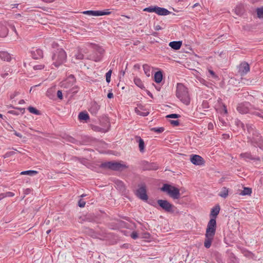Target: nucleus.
Masks as SVG:
<instances>
[{"label": "nucleus", "instance_id": "obj_41", "mask_svg": "<svg viewBox=\"0 0 263 263\" xmlns=\"http://www.w3.org/2000/svg\"><path fill=\"white\" fill-rule=\"evenodd\" d=\"M111 72H112L111 70H109L106 73V81L107 83H109L110 82V78H111Z\"/></svg>", "mask_w": 263, "mask_h": 263}, {"label": "nucleus", "instance_id": "obj_47", "mask_svg": "<svg viewBox=\"0 0 263 263\" xmlns=\"http://www.w3.org/2000/svg\"><path fill=\"white\" fill-rule=\"evenodd\" d=\"M130 236L133 239H136L138 237V234L136 232H133Z\"/></svg>", "mask_w": 263, "mask_h": 263}, {"label": "nucleus", "instance_id": "obj_37", "mask_svg": "<svg viewBox=\"0 0 263 263\" xmlns=\"http://www.w3.org/2000/svg\"><path fill=\"white\" fill-rule=\"evenodd\" d=\"M151 130L158 133H161L164 131V128L163 127H153L151 129Z\"/></svg>", "mask_w": 263, "mask_h": 263}, {"label": "nucleus", "instance_id": "obj_51", "mask_svg": "<svg viewBox=\"0 0 263 263\" xmlns=\"http://www.w3.org/2000/svg\"><path fill=\"white\" fill-rule=\"evenodd\" d=\"M209 73L211 74V75L212 76V77L213 78H216L217 77L216 75L215 74V72L212 70H209Z\"/></svg>", "mask_w": 263, "mask_h": 263}, {"label": "nucleus", "instance_id": "obj_52", "mask_svg": "<svg viewBox=\"0 0 263 263\" xmlns=\"http://www.w3.org/2000/svg\"><path fill=\"white\" fill-rule=\"evenodd\" d=\"M68 79L69 80H71V82H75L76 81V79H75V77L72 74H70L69 77H68Z\"/></svg>", "mask_w": 263, "mask_h": 263}, {"label": "nucleus", "instance_id": "obj_23", "mask_svg": "<svg viewBox=\"0 0 263 263\" xmlns=\"http://www.w3.org/2000/svg\"><path fill=\"white\" fill-rule=\"evenodd\" d=\"M162 72L161 71H157L154 75V80L157 83H160L162 80Z\"/></svg>", "mask_w": 263, "mask_h": 263}, {"label": "nucleus", "instance_id": "obj_30", "mask_svg": "<svg viewBox=\"0 0 263 263\" xmlns=\"http://www.w3.org/2000/svg\"><path fill=\"white\" fill-rule=\"evenodd\" d=\"M134 81L135 84L140 88L142 89L144 88V85L140 79L135 78Z\"/></svg>", "mask_w": 263, "mask_h": 263}, {"label": "nucleus", "instance_id": "obj_19", "mask_svg": "<svg viewBox=\"0 0 263 263\" xmlns=\"http://www.w3.org/2000/svg\"><path fill=\"white\" fill-rule=\"evenodd\" d=\"M136 139L137 142L139 143V147L140 152L143 153L144 152L145 144L143 140L139 136H137Z\"/></svg>", "mask_w": 263, "mask_h": 263}, {"label": "nucleus", "instance_id": "obj_48", "mask_svg": "<svg viewBox=\"0 0 263 263\" xmlns=\"http://www.w3.org/2000/svg\"><path fill=\"white\" fill-rule=\"evenodd\" d=\"M111 12L110 11H100V16L104 15H108L110 14Z\"/></svg>", "mask_w": 263, "mask_h": 263}, {"label": "nucleus", "instance_id": "obj_38", "mask_svg": "<svg viewBox=\"0 0 263 263\" xmlns=\"http://www.w3.org/2000/svg\"><path fill=\"white\" fill-rule=\"evenodd\" d=\"M155 7L156 6H151L145 8L143 9V11H146L148 12H155L156 10Z\"/></svg>", "mask_w": 263, "mask_h": 263}, {"label": "nucleus", "instance_id": "obj_54", "mask_svg": "<svg viewBox=\"0 0 263 263\" xmlns=\"http://www.w3.org/2000/svg\"><path fill=\"white\" fill-rule=\"evenodd\" d=\"M148 203L150 205H152L154 206H156V203L154 201H147Z\"/></svg>", "mask_w": 263, "mask_h": 263}, {"label": "nucleus", "instance_id": "obj_40", "mask_svg": "<svg viewBox=\"0 0 263 263\" xmlns=\"http://www.w3.org/2000/svg\"><path fill=\"white\" fill-rule=\"evenodd\" d=\"M244 256L247 257H249V258H252L253 256H254L253 254L248 251V250H243V252H242Z\"/></svg>", "mask_w": 263, "mask_h": 263}, {"label": "nucleus", "instance_id": "obj_35", "mask_svg": "<svg viewBox=\"0 0 263 263\" xmlns=\"http://www.w3.org/2000/svg\"><path fill=\"white\" fill-rule=\"evenodd\" d=\"M28 109L29 111V112L32 114L37 115H39L41 114L40 111L33 107L29 106L28 108Z\"/></svg>", "mask_w": 263, "mask_h": 263}, {"label": "nucleus", "instance_id": "obj_33", "mask_svg": "<svg viewBox=\"0 0 263 263\" xmlns=\"http://www.w3.org/2000/svg\"><path fill=\"white\" fill-rule=\"evenodd\" d=\"M15 195L14 193L11 192H7L5 193H1L0 194L1 199H2L5 197H13Z\"/></svg>", "mask_w": 263, "mask_h": 263}, {"label": "nucleus", "instance_id": "obj_36", "mask_svg": "<svg viewBox=\"0 0 263 263\" xmlns=\"http://www.w3.org/2000/svg\"><path fill=\"white\" fill-rule=\"evenodd\" d=\"M256 13L258 17L263 18V7L257 8L256 9Z\"/></svg>", "mask_w": 263, "mask_h": 263}, {"label": "nucleus", "instance_id": "obj_9", "mask_svg": "<svg viewBox=\"0 0 263 263\" xmlns=\"http://www.w3.org/2000/svg\"><path fill=\"white\" fill-rule=\"evenodd\" d=\"M136 196L140 199L147 201L148 200V196L146 194V188L145 184H141L139 189L136 191Z\"/></svg>", "mask_w": 263, "mask_h": 263}, {"label": "nucleus", "instance_id": "obj_29", "mask_svg": "<svg viewBox=\"0 0 263 263\" xmlns=\"http://www.w3.org/2000/svg\"><path fill=\"white\" fill-rule=\"evenodd\" d=\"M37 174V172L36 171L33 170H28L22 172L20 174L21 175H27L29 176H34Z\"/></svg>", "mask_w": 263, "mask_h": 263}, {"label": "nucleus", "instance_id": "obj_11", "mask_svg": "<svg viewBox=\"0 0 263 263\" xmlns=\"http://www.w3.org/2000/svg\"><path fill=\"white\" fill-rule=\"evenodd\" d=\"M142 167L144 171H155L158 169V165L156 163H150L146 161L142 162Z\"/></svg>", "mask_w": 263, "mask_h": 263}, {"label": "nucleus", "instance_id": "obj_55", "mask_svg": "<svg viewBox=\"0 0 263 263\" xmlns=\"http://www.w3.org/2000/svg\"><path fill=\"white\" fill-rule=\"evenodd\" d=\"M155 30L158 31V30L162 29V28L160 25H156L155 27Z\"/></svg>", "mask_w": 263, "mask_h": 263}, {"label": "nucleus", "instance_id": "obj_2", "mask_svg": "<svg viewBox=\"0 0 263 263\" xmlns=\"http://www.w3.org/2000/svg\"><path fill=\"white\" fill-rule=\"evenodd\" d=\"M247 129L250 134H252V136H248V142L252 146L263 149V137L257 132L254 130L252 126L247 125Z\"/></svg>", "mask_w": 263, "mask_h": 263}, {"label": "nucleus", "instance_id": "obj_28", "mask_svg": "<svg viewBox=\"0 0 263 263\" xmlns=\"http://www.w3.org/2000/svg\"><path fill=\"white\" fill-rule=\"evenodd\" d=\"M252 193V189L250 187H244L240 194L242 196L250 195Z\"/></svg>", "mask_w": 263, "mask_h": 263}, {"label": "nucleus", "instance_id": "obj_42", "mask_svg": "<svg viewBox=\"0 0 263 263\" xmlns=\"http://www.w3.org/2000/svg\"><path fill=\"white\" fill-rule=\"evenodd\" d=\"M167 118H179L180 117V115L176 114H170L166 117Z\"/></svg>", "mask_w": 263, "mask_h": 263}, {"label": "nucleus", "instance_id": "obj_7", "mask_svg": "<svg viewBox=\"0 0 263 263\" xmlns=\"http://www.w3.org/2000/svg\"><path fill=\"white\" fill-rule=\"evenodd\" d=\"M101 167L114 171H122L123 169L127 168V166L124 164L119 162L112 161L102 163Z\"/></svg>", "mask_w": 263, "mask_h": 263}, {"label": "nucleus", "instance_id": "obj_58", "mask_svg": "<svg viewBox=\"0 0 263 263\" xmlns=\"http://www.w3.org/2000/svg\"><path fill=\"white\" fill-rule=\"evenodd\" d=\"M134 68L139 69L140 68V66L139 64H137L134 65Z\"/></svg>", "mask_w": 263, "mask_h": 263}, {"label": "nucleus", "instance_id": "obj_5", "mask_svg": "<svg viewBox=\"0 0 263 263\" xmlns=\"http://www.w3.org/2000/svg\"><path fill=\"white\" fill-rule=\"evenodd\" d=\"M92 48L93 49V53L89 54L87 57V59L94 61L95 62H99L101 61L103 57L104 53V49L98 45L95 44H91Z\"/></svg>", "mask_w": 263, "mask_h": 263}, {"label": "nucleus", "instance_id": "obj_13", "mask_svg": "<svg viewBox=\"0 0 263 263\" xmlns=\"http://www.w3.org/2000/svg\"><path fill=\"white\" fill-rule=\"evenodd\" d=\"M251 105L249 102H244L238 104L237 110L241 114H247L250 111Z\"/></svg>", "mask_w": 263, "mask_h": 263}, {"label": "nucleus", "instance_id": "obj_46", "mask_svg": "<svg viewBox=\"0 0 263 263\" xmlns=\"http://www.w3.org/2000/svg\"><path fill=\"white\" fill-rule=\"evenodd\" d=\"M44 67V66L43 65H35L33 67V69L34 70H41L43 69Z\"/></svg>", "mask_w": 263, "mask_h": 263}, {"label": "nucleus", "instance_id": "obj_1", "mask_svg": "<svg viewBox=\"0 0 263 263\" xmlns=\"http://www.w3.org/2000/svg\"><path fill=\"white\" fill-rule=\"evenodd\" d=\"M216 220L215 218H211L208 223L205 231V238L204 242V247L210 248L216 231Z\"/></svg>", "mask_w": 263, "mask_h": 263}, {"label": "nucleus", "instance_id": "obj_15", "mask_svg": "<svg viewBox=\"0 0 263 263\" xmlns=\"http://www.w3.org/2000/svg\"><path fill=\"white\" fill-rule=\"evenodd\" d=\"M6 22H0V36L4 37L6 36L8 33V29L7 27Z\"/></svg>", "mask_w": 263, "mask_h": 263}, {"label": "nucleus", "instance_id": "obj_62", "mask_svg": "<svg viewBox=\"0 0 263 263\" xmlns=\"http://www.w3.org/2000/svg\"><path fill=\"white\" fill-rule=\"evenodd\" d=\"M125 74V71H121L120 72V76H122L123 77Z\"/></svg>", "mask_w": 263, "mask_h": 263}, {"label": "nucleus", "instance_id": "obj_49", "mask_svg": "<svg viewBox=\"0 0 263 263\" xmlns=\"http://www.w3.org/2000/svg\"><path fill=\"white\" fill-rule=\"evenodd\" d=\"M14 154H15V152L13 151L9 152L5 155L4 158L8 157L10 156L14 155Z\"/></svg>", "mask_w": 263, "mask_h": 263}, {"label": "nucleus", "instance_id": "obj_56", "mask_svg": "<svg viewBox=\"0 0 263 263\" xmlns=\"http://www.w3.org/2000/svg\"><path fill=\"white\" fill-rule=\"evenodd\" d=\"M114 97V95H113V93H111V92H109L108 94H107V97L109 99H111V98H112Z\"/></svg>", "mask_w": 263, "mask_h": 263}, {"label": "nucleus", "instance_id": "obj_64", "mask_svg": "<svg viewBox=\"0 0 263 263\" xmlns=\"http://www.w3.org/2000/svg\"><path fill=\"white\" fill-rule=\"evenodd\" d=\"M30 190L29 189H27L25 191V194H28L30 192Z\"/></svg>", "mask_w": 263, "mask_h": 263}, {"label": "nucleus", "instance_id": "obj_20", "mask_svg": "<svg viewBox=\"0 0 263 263\" xmlns=\"http://www.w3.org/2000/svg\"><path fill=\"white\" fill-rule=\"evenodd\" d=\"M100 107V105L97 103L93 102L91 103L89 111L93 114H96Z\"/></svg>", "mask_w": 263, "mask_h": 263}, {"label": "nucleus", "instance_id": "obj_61", "mask_svg": "<svg viewBox=\"0 0 263 263\" xmlns=\"http://www.w3.org/2000/svg\"><path fill=\"white\" fill-rule=\"evenodd\" d=\"M43 1L46 3H51V2H53L54 0H43Z\"/></svg>", "mask_w": 263, "mask_h": 263}, {"label": "nucleus", "instance_id": "obj_25", "mask_svg": "<svg viewBox=\"0 0 263 263\" xmlns=\"http://www.w3.org/2000/svg\"><path fill=\"white\" fill-rule=\"evenodd\" d=\"M229 193V189L226 187H223L221 192L218 194V195L221 197L226 198L228 197Z\"/></svg>", "mask_w": 263, "mask_h": 263}, {"label": "nucleus", "instance_id": "obj_32", "mask_svg": "<svg viewBox=\"0 0 263 263\" xmlns=\"http://www.w3.org/2000/svg\"><path fill=\"white\" fill-rule=\"evenodd\" d=\"M17 109L18 111L10 110V111H9L8 112L11 114L18 115H19L20 112H21L23 114L25 111V108H17Z\"/></svg>", "mask_w": 263, "mask_h": 263}, {"label": "nucleus", "instance_id": "obj_3", "mask_svg": "<svg viewBox=\"0 0 263 263\" xmlns=\"http://www.w3.org/2000/svg\"><path fill=\"white\" fill-rule=\"evenodd\" d=\"M176 96L184 104L188 105L190 103L191 97L188 88L183 84H177Z\"/></svg>", "mask_w": 263, "mask_h": 263}, {"label": "nucleus", "instance_id": "obj_27", "mask_svg": "<svg viewBox=\"0 0 263 263\" xmlns=\"http://www.w3.org/2000/svg\"><path fill=\"white\" fill-rule=\"evenodd\" d=\"M83 13L91 16H100V11L87 10L84 11Z\"/></svg>", "mask_w": 263, "mask_h": 263}, {"label": "nucleus", "instance_id": "obj_43", "mask_svg": "<svg viewBox=\"0 0 263 263\" xmlns=\"http://www.w3.org/2000/svg\"><path fill=\"white\" fill-rule=\"evenodd\" d=\"M116 184L120 190L124 189V186L122 181H118Z\"/></svg>", "mask_w": 263, "mask_h": 263}, {"label": "nucleus", "instance_id": "obj_24", "mask_svg": "<svg viewBox=\"0 0 263 263\" xmlns=\"http://www.w3.org/2000/svg\"><path fill=\"white\" fill-rule=\"evenodd\" d=\"M78 118L80 121H86L89 119V116L87 112H80L79 114Z\"/></svg>", "mask_w": 263, "mask_h": 263}, {"label": "nucleus", "instance_id": "obj_60", "mask_svg": "<svg viewBox=\"0 0 263 263\" xmlns=\"http://www.w3.org/2000/svg\"><path fill=\"white\" fill-rule=\"evenodd\" d=\"M2 77L3 78H6V77H7L8 76V73H2L1 74Z\"/></svg>", "mask_w": 263, "mask_h": 263}, {"label": "nucleus", "instance_id": "obj_34", "mask_svg": "<svg viewBox=\"0 0 263 263\" xmlns=\"http://www.w3.org/2000/svg\"><path fill=\"white\" fill-rule=\"evenodd\" d=\"M109 125H106L104 128H100L98 126H95L93 127V129L95 131H101L105 132L108 130Z\"/></svg>", "mask_w": 263, "mask_h": 263}, {"label": "nucleus", "instance_id": "obj_57", "mask_svg": "<svg viewBox=\"0 0 263 263\" xmlns=\"http://www.w3.org/2000/svg\"><path fill=\"white\" fill-rule=\"evenodd\" d=\"M147 94L152 98H153L152 93L148 90H146Z\"/></svg>", "mask_w": 263, "mask_h": 263}, {"label": "nucleus", "instance_id": "obj_22", "mask_svg": "<svg viewBox=\"0 0 263 263\" xmlns=\"http://www.w3.org/2000/svg\"><path fill=\"white\" fill-rule=\"evenodd\" d=\"M0 58L4 61H10L11 57L7 52L0 51Z\"/></svg>", "mask_w": 263, "mask_h": 263}, {"label": "nucleus", "instance_id": "obj_26", "mask_svg": "<svg viewBox=\"0 0 263 263\" xmlns=\"http://www.w3.org/2000/svg\"><path fill=\"white\" fill-rule=\"evenodd\" d=\"M84 54L80 51H78V53L74 55V58H73L72 60L73 61V63H77L76 60H82L84 59Z\"/></svg>", "mask_w": 263, "mask_h": 263}, {"label": "nucleus", "instance_id": "obj_53", "mask_svg": "<svg viewBox=\"0 0 263 263\" xmlns=\"http://www.w3.org/2000/svg\"><path fill=\"white\" fill-rule=\"evenodd\" d=\"M14 134L16 136H17V137H20V138H22V137H23V136H22V135L20 133H17V132H16V131H14Z\"/></svg>", "mask_w": 263, "mask_h": 263}, {"label": "nucleus", "instance_id": "obj_6", "mask_svg": "<svg viewBox=\"0 0 263 263\" xmlns=\"http://www.w3.org/2000/svg\"><path fill=\"white\" fill-rule=\"evenodd\" d=\"M161 191L167 193V194L174 199H178L180 197L179 190L171 185L164 184L163 186L161 188Z\"/></svg>", "mask_w": 263, "mask_h": 263}, {"label": "nucleus", "instance_id": "obj_8", "mask_svg": "<svg viewBox=\"0 0 263 263\" xmlns=\"http://www.w3.org/2000/svg\"><path fill=\"white\" fill-rule=\"evenodd\" d=\"M157 203L166 212L173 213L176 212L175 206L166 200L159 199Z\"/></svg>", "mask_w": 263, "mask_h": 263}, {"label": "nucleus", "instance_id": "obj_50", "mask_svg": "<svg viewBox=\"0 0 263 263\" xmlns=\"http://www.w3.org/2000/svg\"><path fill=\"white\" fill-rule=\"evenodd\" d=\"M57 96L60 99H62L63 96H62V92L61 90H58L57 92Z\"/></svg>", "mask_w": 263, "mask_h": 263}, {"label": "nucleus", "instance_id": "obj_16", "mask_svg": "<svg viewBox=\"0 0 263 263\" xmlns=\"http://www.w3.org/2000/svg\"><path fill=\"white\" fill-rule=\"evenodd\" d=\"M32 58L34 59H39L43 57V52L40 49H33L31 51Z\"/></svg>", "mask_w": 263, "mask_h": 263}, {"label": "nucleus", "instance_id": "obj_44", "mask_svg": "<svg viewBox=\"0 0 263 263\" xmlns=\"http://www.w3.org/2000/svg\"><path fill=\"white\" fill-rule=\"evenodd\" d=\"M85 201L83 199H80L78 202V205L81 208H83L85 205Z\"/></svg>", "mask_w": 263, "mask_h": 263}, {"label": "nucleus", "instance_id": "obj_12", "mask_svg": "<svg viewBox=\"0 0 263 263\" xmlns=\"http://www.w3.org/2000/svg\"><path fill=\"white\" fill-rule=\"evenodd\" d=\"M250 71V66L246 62H242L238 66V73L241 76H244Z\"/></svg>", "mask_w": 263, "mask_h": 263}, {"label": "nucleus", "instance_id": "obj_45", "mask_svg": "<svg viewBox=\"0 0 263 263\" xmlns=\"http://www.w3.org/2000/svg\"><path fill=\"white\" fill-rule=\"evenodd\" d=\"M171 124L175 126H177L179 125V122L178 120H170Z\"/></svg>", "mask_w": 263, "mask_h": 263}, {"label": "nucleus", "instance_id": "obj_10", "mask_svg": "<svg viewBox=\"0 0 263 263\" xmlns=\"http://www.w3.org/2000/svg\"><path fill=\"white\" fill-rule=\"evenodd\" d=\"M240 157L245 161L252 160L254 161H260L261 159L259 156H253L250 152L243 153L240 154Z\"/></svg>", "mask_w": 263, "mask_h": 263}, {"label": "nucleus", "instance_id": "obj_18", "mask_svg": "<svg viewBox=\"0 0 263 263\" xmlns=\"http://www.w3.org/2000/svg\"><path fill=\"white\" fill-rule=\"evenodd\" d=\"M220 210V206L216 205L214 206L211 211L210 216L212 217L211 218H215L216 219L217 216L218 215Z\"/></svg>", "mask_w": 263, "mask_h": 263}, {"label": "nucleus", "instance_id": "obj_21", "mask_svg": "<svg viewBox=\"0 0 263 263\" xmlns=\"http://www.w3.org/2000/svg\"><path fill=\"white\" fill-rule=\"evenodd\" d=\"M182 45L181 41H173L169 43V46L175 50H178Z\"/></svg>", "mask_w": 263, "mask_h": 263}, {"label": "nucleus", "instance_id": "obj_59", "mask_svg": "<svg viewBox=\"0 0 263 263\" xmlns=\"http://www.w3.org/2000/svg\"><path fill=\"white\" fill-rule=\"evenodd\" d=\"M213 128V125L211 123H209L208 125V129H211Z\"/></svg>", "mask_w": 263, "mask_h": 263}, {"label": "nucleus", "instance_id": "obj_39", "mask_svg": "<svg viewBox=\"0 0 263 263\" xmlns=\"http://www.w3.org/2000/svg\"><path fill=\"white\" fill-rule=\"evenodd\" d=\"M135 111L138 115L143 116V117L147 116L149 114V112L148 111L142 112V111H140L137 108H135Z\"/></svg>", "mask_w": 263, "mask_h": 263}, {"label": "nucleus", "instance_id": "obj_17", "mask_svg": "<svg viewBox=\"0 0 263 263\" xmlns=\"http://www.w3.org/2000/svg\"><path fill=\"white\" fill-rule=\"evenodd\" d=\"M155 12L156 14H157L159 15H167L171 13V12L168 11L167 9L159 7L157 6H156L155 7Z\"/></svg>", "mask_w": 263, "mask_h": 263}, {"label": "nucleus", "instance_id": "obj_4", "mask_svg": "<svg viewBox=\"0 0 263 263\" xmlns=\"http://www.w3.org/2000/svg\"><path fill=\"white\" fill-rule=\"evenodd\" d=\"M66 53L63 49H59L53 54L52 59L53 60V65L55 67H58L66 60Z\"/></svg>", "mask_w": 263, "mask_h": 263}, {"label": "nucleus", "instance_id": "obj_14", "mask_svg": "<svg viewBox=\"0 0 263 263\" xmlns=\"http://www.w3.org/2000/svg\"><path fill=\"white\" fill-rule=\"evenodd\" d=\"M190 160L193 164L196 165H201L204 163V160L203 158L199 155H192Z\"/></svg>", "mask_w": 263, "mask_h": 263}, {"label": "nucleus", "instance_id": "obj_31", "mask_svg": "<svg viewBox=\"0 0 263 263\" xmlns=\"http://www.w3.org/2000/svg\"><path fill=\"white\" fill-rule=\"evenodd\" d=\"M143 70L145 74L147 76L149 77L151 75V67L148 64H144L143 65Z\"/></svg>", "mask_w": 263, "mask_h": 263}, {"label": "nucleus", "instance_id": "obj_63", "mask_svg": "<svg viewBox=\"0 0 263 263\" xmlns=\"http://www.w3.org/2000/svg\"><path fill=\"white\" fill-rule=\"evenodd\" d=\"M25 103V101L24 100H21L20 101H19V104H23Z\"/></svg>", "mask_w": 263, "mask_h": 263}]
</instances>
